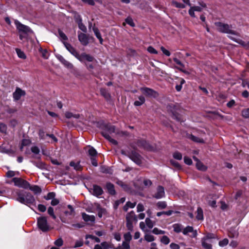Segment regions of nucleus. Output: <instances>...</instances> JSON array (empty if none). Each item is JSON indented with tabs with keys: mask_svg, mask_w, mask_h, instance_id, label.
<instances>
[{
	"mask_svg": "<svg viewBox=\"0 0 249 249\" xmlns=\"http://www.w3.org/2000/svg\"><path fill=\"white\" fill-rule=\"evenodd\" d=\"M16 28L19 33V37L20 40H27L29 35L33 33L31 29L21 23L17 19L14 20Z\"/></svg>",
	"mask_w": 249,
	"mask_h": 249,
	"instance_id": "obj_1",
	"label": "nucleus"
},
{
	"mask_svg": "<svg viewBox=\"0 0 249 249\" xmlns=\"http://www.w3.org/2000/svg\"><path fill=\"white\" fill-rule=\"evenodd\" d=\"M215 25L218 31L221 33L229 34V35L228 36H231L230 35L240 36V35L238 32L232 30L231 26L220 22H215Z\"/></svg>",
	"mask_w": 249,
	"mask_h": 249,
	"instance_id": "obj_2",
	"label": "nucleus"
},
{
	"mask_svg": "<svg viewBox=\"0 0 249 249\" xmlns=\"http://www.w3.org/2000/svg\"><path fill=\"white\" fill-rule=\"evenodd\" d=\"M17 199L20 203L26 205L35 203V197L30 193L25 192L24 194L18 193Z\"/></svg>",
	"mask_w": 249,
	"mask_h": 249,
	"instance_id": "obj_3",
	"label": "nucleus"
},
{
	"mask_svg": "<svg viewBox=\"0 0 249 249\" xmlns=\"http://www.w3.org/2000/svg\"><path fill=\"white\" fill-rule=\"evenodd\" d=\"M115 127L113 125L107 124L104 126L102 134L106 139L114 145L118 144L117 142L111 138L110 134L115 132Z\"/></svg>",
	"mask_w": 249,
	"mask_h": 249,
	"instance_id": "obj_4",
	"label": "nucleus"
},
{
	"mask_svg": "<svg viewBox=\"0 0 249 249\" xmlns=\"http://www.w3.org/2000/svg\"><path fill=\"white\" fill-rule=\"evenodd\" d=\"M121 153L123 155L128 156L132 160L135 162L137 164L140 165L142 163V157L135 151H132L131 153H126L124 150H121Z\"/></svg>",
	"mask_w": 249,
	"mask_h": 249,
	"instance_id": "obj_5",
	"label": "nucleus"
},
{
	"mask_svg": "<svg viewBox=\"0 0 249 249\" xmlns=\"http://www.w3.org/2000/svg\"><path fill=\"white\" fill-rule=\"evenodd\" d=\"M126 227L128 230L132 231L133 230V222H137V218L135 213L131 211L127 213L126 215Z\"/></svg>",
	"mask_w": 249,
	"mask_h": 249,
	"instance_id": "obj_6",
	"label": "nucleus"
},
{
	"mask_svg": "<svg viewBox=\"0 0 249 249\" xmlns=\"http://www.w3.org/2000/svg\"><path fill=\"white\" fill-rule=\"evenodd\" d=\"M37 225L39 229L42 231H47L49 229V225L47 222L46 217L42 216L38 217L37 218Z\"/></svg>",
	"mask_w": 249,
	"mask_h": 249,
	"instance_id": "obj_7",
	"label": "nucleus"
},
{
	"mask_svg": "<svg viewBox=\"0 0 249 249\" xmlns=\"http://www.w3.org/2000/svg\"><path fill=\"white\" fill-rule=\"evenodd\" d=\"M199 6H193L191 5L190 8L189 10L188 13L190 16L193 18H195L196 15L195 12H201L203 8L206 7V4L203 2H198Z\"/></svg>",
	"mask_w": 249,
	"mask_h": 249,
	"instance_id": "obj_8",
	"label": "nucleus"
},
{
	"mask_svg": "<svg viewBox=\"0 0 249 249\" xmlns=\"http://www.w3.org/2000/svg\"><path fill=\"white\" fill-rule=\"evenodd\" d=\"M14 185L20 188L28 189L29 187V183L27 181L18 178H14L12 179Z\"/></svg>",
	"mask_w": 249,
	"mask_h": 249,
	"instance_id": "obj_9",
	"label": "nucleus"
},
{
	"mask_svg": "<svg viewBox=\"0 0 249 249\" xmlns=\"http://www.w3.org/2000/svg\"><path fill=\"white\" fill-rule=\"evenodd\" d=\"M164 188L161 186H158L156 189L155 194L153 195V197L156 199H160L164 197Z\"/></svg>",
	"mask_w": 249,
	"mask_h": 249,
	"instance_id": "obj_10",
	"label": "nucleus"
},
{
	"mask_svg": "<svg viewBox=\"0 0 249 249\" xmlns=\"http://www.w3.org/2000/svg\"><path fill=\"white\" fill-rule=\"evenodd\" d=\"M77 59L82 62H84L85 60L88 62H92L95 60L94 58L92 56L85 53H82L81 54H79Z\"/></svg>",
	"mask_w": 249,
	"mask_h": 249,
	"instance_id": "obj_11",
	"label": "nucleus"
},
{
	"mask_svg": "<svg viewBox=\"0 0 249 249\" xmlns=\"http://www.w3.org/2000/svg\"><path fill=\"white\" fill-rule=\"evenodd\" d=\"M141 91L146 96L149 97H156L157 93L151 89L148 88H143L141 89Z\"/></svg>",
	"mask_w": 249,
	"mask_h": 249,
	"instance_id": "obj_12",
	"label": "nucleus"
},
{
	"mask_svg": "<svg viewBox=\"0 0 249 249\" xmlns=\"http://www.w3.org/2000/svg\"><path fill=\"white\" fill-rule=\"evenodd\" d=\"M25 92L19 88H17L15 91L13 93V98L15 100L18 101L20 99L21 96L25 95Z\"/></svg>",
	"mask_w": 249,
	"mask_h": 249,
	"instance_id": "obj_13",
	"label": "nucleus"
},
{
	"mask_svg": "<svg viewBox=\"0 0 249 249\" xmlns=\"http://www.w3.org/2000/svg\"><path fill=\"white\" fill-rule=\"evenodd\" d=\"M63 44L65 45L67 50L73 56H74L76 58H77L79 53L76 51V50L69 43H66L65 42H63Z\"/></svg>",
	"mask_w": 249,
	"mask_h": 249,
	"instance_id": "obj_14",
	"label": "nucleus"
},
{
	"mask_svg": "<svg viewBox=\"0 0 249 249\" xmlns=\"http://www.w3.org/2000/svg\"><path fill=\"white\" fill-rule=\"evenodd\" d=\"M78 39L81 43L84 46L89 43V39L87 35L84 33H78Z\"/></svg>",
	"mask_w": 249,
	"mask_h": 249,
	"instance_id": "obj_15",
	"label": "nucleus"
},
{
	"mask_svg": "<svg viewBox=\"0 0 249 249\" xmlns=\"http://www.w3.org/2000/svg\"><path fill=\"white\" fill-rule=\"evenodd\" d=\"M189 232L192 233L193 237H195L197 235L196 231H194L193 228L191 226H187L182 230V233L184 235H187Z\"/></svg>",
	"mask_w": 249,
	"mask_h": 249,
	"instance_id": "obj_16",
	"label": "nucleus"
},
{
	"mask_svg": "<svg viewBox=\"0 0 249 249\" xmlns=\"http://www.w3.org/2000/svg\"><path fill=\"white\" fill-rule=\"evenodd\" d=\"M96 209L98 212V215L99 217H102L103 215L107 214V210L103 208H101L99 204H95Z\"/></svg>",
	"mask_w": 249,
	"mask_h": 249,
	"instance_id": "obj_17",
	"label": "nucleus"
},
{
	"mask_svg": "<svg viewBox=\"0 0 249 249\" xmlns=\"http://www.w3.org/2000/svg\"><path fill=\"white\" fill-rule=\"evenodd\" d=\"M92 191L93 195L96 196L101 195L103 192L102 188L98 185H93Z\"/></svg>",
	"mask_w": 249,
	"mask_h": 249,
	"instance_id": "obj_18",
	"label": "nucleus"
},
{
	"mask_svg": "<svg viewBox=\"0 0 249 249\" xmlns=\"http://www.w3.org/2000/svg\"><path fill=\"white\" fill-rule=\"evenodd\" d=\"M229 37L233 41L238 43V44H240L241 45H242L243 47H249V42L248 43H246L242 40L240 39H236V38H235L234 37H233L232 36H229Z\"/></svg>",
	"mask_w": 249,
	"mask_h": 249,
	"instance_id": "obj_19",
	"label": "nucleus"
},
{
	"mask_svg": "<svg viewBox=\"0 0 249 249\" xmlns=\"http://www.w3.org/2000/svg\"><path fill=\"white\" fill-rule=\"evenodd\" d=\"M56 57L57 59L65 66L69 68H71L72 66V64L66 60L62 55H58Z\"/></svg>",
	"mask_w": 249,
	"mask_h": 249,
	"instance_id": "obj_20",
	"label": "nucleus"
},
{
	"mask_svg": "<svg viewBox=\"0 0 249 249\" xmlns=\"http://www.w3.org/2000/svg\"><path fill=\"white\" fill-rule=\"evenodd\" d=\"M173 60L177 65H178L179 66L177 67L176 68L179 71H183L184 73H186V71L183 70V68L185 67L184 65L176 57L174 58Z\"/></svg>",
	"mask_w": 249,
	"mask_h": 249,
	"instance_id": "obj_21",
	"label": "nucleus"
},
{
	"mask_svg": "<svg viewBox=\"0 0 249 249\" xmlns=\"http://www.w3.org/2000/svg\"><path fill=\"white\" fill-rule=\"evenodd\" d=\"M83 219L86 222H94L95 218L94 215H89L85 213L82 214Z\"/></svg>",
	"mask_w": 249,
	"mask_h": 249,
	"instance_id": "obj_22",
	"label": "nucleus"
},
{
	"mask_svg": "<svg viewBox=\"0 0 249 249\" xmlns=\"http://www.w3.org/2000/svg\"><path fill=\"white\" fill-rule=\"evenodd\" d=\"M106 187L110 194L114 195L115 194L114 187L112 183L107 182L106 184Z\"/></svg>",
	"mask_w": 249,
	"mask_h": 249,
	"instance_id": "obj_23",
	"label": "nucleus"
},
{
	"mask_svg": "<svg viewBox=\"0 0 249 249\" xmlns=\"http://www.w3.org/2000/svg\"><path fill=\"white\" fill-rule=\"evenodd\" d=\"M202 245L205 249H211L212 245L211 241L209 240H205V239H202Z\"/></svg>",
	"mask_w": 249,
	"mask_h": 249,
	"instance_id": "obj_24",
	"label": "nucleus"
},
{
	"mask_svg": "<svg viewBox=\"0 0 249 249\" xmlns=\"http://www.w3.org/2000/svg\"><path fill=\"white\" fill-rule=\"evenodd\" d=\"M109 246L107 242H104L101 245H96L94 249H108Z\"/></svg>",
	"mask_w": 249,
	"mask_h": 249,
	"instance_id": "obj_25",
	"label": "nucleus"
},
{
	"mask_svg": "<svg viewBox=\"0 0 249 249\" xmlns=\"http://www.w3.org/2000/svg\"><path fill=\"white\" fill-rule=\"evenodd\" d=\"M28 189H29L30 190L33 191L35 194H39L41 192V189L37 185L31 186L29 184V187Z\"/></svg>",
	"mask_w": 249,
	"mask_h": 249,
	"instance_id": "obj_26",
	"label": "nucleus"
},
{
	"mask_svg": "<svg viewBox=\"0 0 249 249\" xmlns=\"http://www.w3.org/2000/svg\"><path fill=\"white\" fill-rule=\"evenodd\" d=\"M65 116L68 119H71L72 118L75 119H78L80 118V115L79 114H73L71 112H66L65 113Z\"/></svg>",
	"mask_w": 249,
	"mask_h": 249,
	"instance_id": "obj_27",
	"label": "nucleus"
},
{
	"mask_svg": "<svg viewBox=\"0 0 249 249\" xmlns=\"http://www.w3.org/2000/svg\"><path fill=\"white\" fill-rule=\"evenodd\" d=\"M93 30L96 37L99 40L100 43L102 44L103 41V39L102 38L99 30L97 28L94 27L93 28Z\"/></svg>",
	"mask_w": 249,
	"mask_h": 249,
	"instance_id": "obj_28",
	"label": "nucleus"
},
{
	"mask_svg": "<svg viewBox=\"0 0 249 249\" xmlns=\"http://www.w3.org/2000/svg\"><path fill=\"white\" fill-rule=\"evenodd\" d=\"M138 99L139 100L136 101L134 103L135 106H140L145 102V98L143 96H140L139 97Z\"/></svg>",
	"mask_w": 249,
	"mask_h": 249,
	"instance_id": "obj_29",
	"label": "nucleus"
},
{
	"mask_svg": "<svg viewBox=\"0 0 249 249\" xmlns=\"http://www.w3.org/2000/svg\"><path fill=\"white\" fill-rule=\"evenodd\" d=\"M197 215L196 218L197 220H201L203 219V213L202 209L200 207L197 209Z\"/></svg>",
	"mask_w": 249,
	"mask_h": 249,
	"instance_id": "obj_30",
	"label": "nucleus"
},
{
	"mask_svg": "<svg viewBox=\"0 0 249 249\" xmlns=\"http://www.w3.org/2000/svg\"><path fill=\"white\" fill-rule=\"evenodd\" d=\"M70 165L73 167V168L77 171L81 170L82 169V167L78 162H75L74 161H71L70 163Z\"/></svg>",
	"mask_w": 249,
	"mask_h": 249,
	"instance_id": "obj_31",
	"label": "nucleus"
},
{
	"mask_svg": "<svg viewBox=\"0 0 249 249\" xmlns=\"http://www.w3.org/2000/svg\"><path fill=\"white\" fill-rule=\"evenodd\" d=\"M196 166L197 169L202 171H205L207 169V167L200 161L196 162Z\"/></svg>",
	"mask_w": 249,
	"mask_h": 249,
	"instance_id": "obj_32",
	"label": "nucleus"
},
{
	"mask_svg": "<svg viewBox=\"0 0 249 249\" xmlns=\"http://www.w3.org/2000/svg\"><path fill=\"white\" fill-rule=\"evenodd\" d=\"M89 155L91 157V158H95L97 154L96 150L92 147H89Z\"/></svg>",
	"mask_w": 249,
	"mask_h": 249,
	"instance_id": "obj_33",
	"label": "nucleus"
},
{
	"mask_svg": "<svg viewBox=\"0 0 249 249\" xmlns=\"http://www.w3.org/2000/svg\"><path fill=\"white\" fill-rule=\"evenodd\" d=\"M144 240L148 242H151L155 240V237L150 234L146 233L144 236Z\"/></svg>",
	"mask_w": 249,
	"mask_h": 249,
	"instance_id": "obj_34",
	"label": "nucleus"
},
{
	"mask_svg": "<svg viewBox=\"0 0 249 249\" xmlns=\"http://www.w3.org/2000/svg\"><path fill=\"white\" fill-rule=\"evenodd\" d=\"M145 222L146 226L149 229H152L155 225V223L149 218L145 219Z\"/></svg>",
	"mask_w": 249,
	"mask_h": 249,
	"instance_id": "obj_35",
	"label": "nucleus"
},
{
	"mask_svg": "<svg viewBox=\"0 0 249 249\" xmlns=\"http://www.w3.org/2000/svg\"><path fill=\"white\" fill-rule=\"evenodd\" d=\"M174 231L178 233L182 231V226L179 224H175L173 225Z\"/></svg>",
	"mask_w": 249,
	"mask_h": 249,
	"instance_id": "obj_36",
	"label": "nucleus"
},
{
	"mask_svg": "<svg viewBox=\"0 0 249 249\" xmlns=\"http://www.w3.org/2000/svg\"><path fill=\"white\" fill-rule=\"evenodd\" d=\"M171 3L172 5L175 6L177 8H184L185 7V5L184 4L178 2L175 0H172Z\"/></svg>",
	"mask_w": 249,
	"mask_h": 249,
	"instance_id": "obj_37",
	"label": "nucleus"
},
{
	"mask_svg": "<svg viewBox=\"0 0 249 249\" xmlns=\"http://www.w3.org/2000/svg\"><path fill=\"white\" fill-rule=\"evenodd\" d=\"M31 141L29 139H23L22 141L20 147L21 150H23V146L28 145L30 144Z\"/></svg>",
	"mask_w": 249,
	"mask_h": 249,
	"instance_id": "obj_38",
	"label": "nucleus"
},
{
	"mask_svg": "<svg viewBox=\"0 0 249 249\" xmlns=\"http://www.w3.org/2000/svg\"><path fill=\"white\" fill-rule=\"evenodd\" d=\"M18 56L22 59H25L26 56L24 53L19 49H16V50Z\"/></svg>",
	"mask_w": 249,
	"mask_h": 249,
	"instance_id": "obj_39",
	"label": "nucleus"
},
{
	"mask_svg": "<svg viewBox=\"0 0 249 249\" xmlns=\"http://www.w3.org/2000/svg\"><path fill=\"white\" fill-rule=\"evenodd\" d=\"M152 232L156 235L164 234L165 233V231H164L160 230L157 228H154L152 230Z\"/></svg>",
	"mask_w": 249,
	"mask_h": 249,
	"instance_id": "obj_40",
	"label": "nucleus"
},
{
	"mask_svg": "<svg viewBox=\"0 0 249 249\" xmlns=\"http://www.w3.org/2000/svg\"><path fill=\"white\" fill-rule=\"evenodd\" d=\"M40 52L41 53L42 56L44 59H48L49 57V53L46 50H43L42 48H40L39 50Z\"/></svg>",
	"mask_w": 249,
	"mask_h": 249,
	"instance_id": "obj_41",
	"label": "nucleus"
},
{
	"mask_svg": "<svg viewBox=\"0 0 249 249\" xmlns=\"http://www.w3.org/2000/svg\"><path fill=\"white\" fill-rule=\"evenodd\" d=\"M83 2L88 4L90 5H94L95 4V1L102 3L100 0H81Z\"/></svg>",
	"mask_w": 249,
	"mask_h": 249,
	"instance_id": "obj_42",
	"label": "nucleus"
},
{
	"mask_svg": "<svg viewBox=\"0 0 249 249\" xmlns=\"http://www.w3.org/2000/svg\"><path fill=\"white\" fill-rule=\"evenodd\" d=\"M160 241L162 243L167 245L170 243V239L168 236L164 235L161 238Z\"/></svg>",
	"mask_w": 249,
	"mask_h": 249,
	"instance_id": "obj_43",
	"label": "nucleus"
},
{
	"mask_svg": "<svg viewBox=\"0 0 249 249\" xmlns=\"http://www.w3.org/2000/svg\"><path fill=\"white\" fill-rule=\"evenodd\" d=\"M157 206L159 209H163L166 207L167 204L165 201H159L157 203Z\"/></svg>",
	"mask_w": 249,
	"mask_h": 249,
	"instance_id": "obj_44",
	"label": "nucleus"
},
{
	"mask_svg": "<svg viewBox=\"0 0 249 249\" xmlns=\"http://www.w3.org/2000/svg\"><path fill=\"white\" fill-rule=\"evenodd\" d=\"M215 238V235L213 233H209L207 234L202 239H205V240H209Z\"/></svg>",
	"mask_w": 249,
	"mask_h": 249,
	"instance_id": "obj_45",
	"label": "nucleus"
},
{
	"mask_svg": "<svg viewBox=\"0 0 249 249\" xmlns=\"http://www.w3.org/2000/svg\"><path fill=\"white\" fill-rule=\"evenodd\" d=\"M190 138L192 141H193L195 142H200V143L204 142V141L203 139L199 138L196 137L193 135H191Z\"/></svg>",
	"mask_w": 249,
	"mask_h": 249,
	"instance_id": "obj_46",
	"label": "nucleus"
},
{
	"mask_svg": "<svg viewBox=\"0 0 249 249\" xmlns=\"http://www.w3.org/2000/svg\"><path fill=\"white\" fill-rule=\"evenodd\" d=\"M185 82V81L183 79H182V78L180 79V84L177 85L176 86V89L178 91H179L181 90V89H182V85L183 84H184Z\"/></svg>",
	"mask_w": 249,
	"mask_h": 249,
	"instance_id": "obj_47",
	"label": "nucleus"
},
{
	"mask_svg": "<svg viewBox=\"0 0 249 249\" xmlns=\"http://www.w3.org/2000/svg\"><path fill=\"white\" fill-rule=\"evenodd\" d=\"M48 213L50 215L52 216V217L54 219H56V217L54 213L53 209L52 207H49V208L48 209Z\"/></svg>",
	"mask_w": 249,
	"mask_h": 249,
	"instance_id": "obj_48",
	"label": "nucleus"
},
{
	"mask_svg": "<svg viewBox=\"0 0 249 249\" xmlns=\"http://www.w3.org/2000/svg\"><path fill=\"white\" fill-rule=\"evenodd\" d=\"M145 225V222H141L140 223V228L144 232H146L148 231V230L147 229Z\"/></svg>",
	"mask_w": 249,
	"mask_h": 249,
	"instance_id": "obj_49",
	"label": "nucleus"
},
{
	"mask_svg": "<svg viewBox=\"0 0 249 249\" xmlns=\"http://www.w3.org/2000/svg\"><path fill=\"white\" fill-rule=\"evenodd\" d=\"M86 238H90L92 240H94L97 243H99L100 242V240L99 238L92 235H87L86 236Z\"/></svg>",
	"mask_w": 249,
	"mask_h": 249,
	"instance_id": "obj_50",
	"label": "nucleus"
},
{
	"mask_svg": "<svg viewBox=\"0 0 249 249\" xmlns=\"http://www.w3.org/2000/svg\"><path fill=\"white\" fill-rule=\"evenodd\" d=\"M242 115L243 117L246 118H249V108L243 110Z\"/></svg>",
	"mask_w": 249,
	"mask_h": 249,
	"instance_id": "obj_51",
	"label": "nucleus"
},
{
	"mask_svg": "<svg viewBox=\"0 0 249 249\" xmlns=\"http://www.w3.org/2000/svg\"><path fill=\"white\" fill-rule=\"evenodd\" d=\"M173 157L178 160H181L182 159V156L180 153L178 152H176L173 154Z\"/></svg>",
	"mask_w": 249,
	"mask_h": 249,
	"instance_id": "obj_52",
	"label": "nucleus"
},
{
	"mask_svg": "<svg viewBox=\"0 0 249 249\" xmlns=\"http://www.w3.org/2000/svg\"><path fill=\"white\" fill-rule=\"evenodd\" d=\"M229 243V240L227 238H225L223 240L219 241V245L220 247H223L225 246H226Z\"/></svg>",
	"mask_w": 249,
	"mask_h": 249,
	"instance_id": "obj_53",
	"label": "nucleus"
},
{
	"mask_svg": "<svg viewBox=\"0 0 249 249\" xmlns=\"http://www.w3.org/2000/svg\"><path fill=\"white\" fill-rule=\"evenodd\" d=\"M124 238L125 242H129L132 239V236L130 232H127L124 234Z\"/></svg>",
	"mask_w": 249,
	"mask_h": 249,
	"instance_id": "obj_54",
	"label": "nucleus"
},
{
	"mask_svg": "<svg viewBox=\"0 0 249 249\" xmlns=\"http://www.w3.org/2000/svg\"><path fill=\"white\" fill-rule=\"evenodd\" d=\"M58 34H59V37H60V38L62 40H66L68 39V38H67V36H66V35L62 31H61L60 30H58Z\"/></svg>",
	"mask_w": 249,
	"mask_h": 249,
	"instance_id": "obj_55",
	"label": "nucleus"
},
{
	"mask_svg": "<svg viewBox=\"0 0 249 249\" xmlns=\"http://www.w3.org/2000/svg\"><path fill=\"white\" fill-rule=\"evenodd\" d=\"M139 144L147 149H150V147H151V146L146 142L144 141L140 142Z\"/></svg>",
	"mask_w": 249,
	"mask_h": 249,
	"instance_id": "obj_56",
	"label": "nucleus"
},
{
	"mask_svg": "<svg viewBox=\"0 0 249 249\" xmlns=\"http://www.w3.org/2000/svg\"><path fill=\"white\" fill-rule=\"evenodd\" d=\"M55 196V193L53 192H51L48 194L47 196H44V198L46 200H49L53 199Z\"/></svg>",
	"mask_w": 249,
	"mask_h": 249,
	"instance_id": "obj_57",
	"label": "nucleus"
},
{
	"mask_svg": "<svg viewBox=\"0 0 249 249\" xmlns=\"http://www.w3.org/2000/svg\"><path fill=\"white\" fill-rule=\"evenodd\" d=\"M101 93L107 99H108L110 97L109 94L106 91L105 89H102L100 90Z\"/></svg>",
	"mask_w": 249,
	"mask_h": 249,
	"instance_id": "obj_58",
	"label": "nucleus"
},
{
	"mask_svg": "<svg viewBox=\"0 0 249 249\" xmlns=\"http://www.w3.org/2000/svg\"><path fill=\"white\" fill-rule=\"evenodd\" d=\"M125 22L132 27H134L135 26L133 19L130 17H128L125 19Z\"/></svg>",
	"mask_w": 249,
	"mask_h": 249,
	"instance_id": "obj_59",
	"label": "nucleus"
},
{
	"mask_svg": "<svg viewBox=\"0 0 249 249\" xmlns=\"http://www.w3.org/2000/svg\"><path fill=\"white\" fill-rule=\"evenodd\" d=\"M48 135L47 134H45V132L42 130H40L39 132V138L41 139L46 140L48 137H46V135Z\"/></svg>",
	"mask_w": 249,
	"mask_h": 249,
	"instance_id": "obj_60",
	"label": "nucleus"
},
{
	"mask_svg": "<svg viewBox=\"0 0 249 249\" xmlns=\"http://www.w3.org/2000/svg\"><path fill=\"white\" fill-rule=\"evenodd\" d=\"M63 244V240L62 239V238H60L57 239L54 242V244L58 247H61V246H62Z\"/></svg>",
	"mask_w": 249,
	"mask_h": 249,
	"instance_id": "obj_61",
	"label": "nucleus"
},
{
	"mask_svg": "<svg viewBox=\"0 0 249 249\" xmlns=\"http://www.w3.org/2000/svg\"><path fill=\"white\" fill-rule=\"evenodd\" d=\"M184 162L187 165H190L192 164V160L188 157L185 156L184 157Z\"/></svg>",
	"mask_w": 249,
	"mask_h": 249,
	"instance_id": "obj_62",
	"label": "nucleus"
},
{
	"mask_svg": "<svg viewBox=\"0 0 249 249\" xmlns=\"http://www.w3.org/2000/svg\"><path fill=\"white\" fill-rule=\"evenodd\" d=\"M170 162L174 166L177 168L178 169L181 168V166L178 162L175 161L174 160H171Z\"/></svg>",
	"mask_w": 249,
	"mask_h": 249,
	"instance_id": "obj_63",
	"label": "nucleus"
},
{
	"mask_svg": "<svg viewBox=\"0 0 249 249\" xmlns=\"http://www.w3.org/2000/svg\"><path fill=\"white\" fill-rule=\"evenodd\" d=\"M147 51L151 53H158V52L152 46H149L147 48Z\"/></svg>",
	"mask_w": 249,
	"mask_h": 249,
	"instance_id": "obj_64",
	"label": "nucleus"
}]
</instances>
